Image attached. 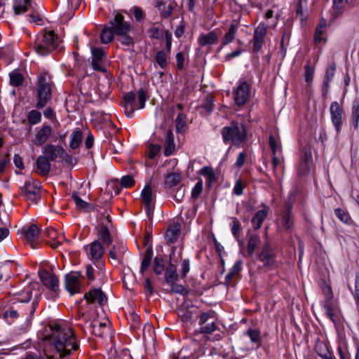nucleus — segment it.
Masks as SVG:
<instances>
[{"label": "nucleus", "mask_w": 359, "mask_h": 359, "mask_svg": "<svg viewBox=\"0 0 359 359\" xmlns=\"http://www.w3.org/2000/svg\"><path fill=\"white\" fill-rule=\"evenodd\" d=\"M155 60L158 65L163 69H165L168 64V54L163 51L159 50L156 53Z\"/></svg>", "instance_id": "nucleus-44"}, {"label": "nucleus", "mask_w": 359, "mask_h": 359, "mask_svg": "<svg viewBox=\"0 0 359 359\" xmlns=\"http://www.w3.org/2000/svg\"><path fill=\"white\" fill-rule=\"evenodd\" d=\"M92 53V65L95 70L99 72H106V66L104 62V58L106 56L104 51L100 48H93Z\"/></svg>", "instance_id": "nucleus-17"}, {"label": "nucleus", "mask_w": 359, "mask_h": 359, "mask_svg": "<svg viewBox=\"0 0 359 359\" xmlns=\"http://www.w3.org/2000/svg\"><path fill=\"white\" fill-rule=\"evenodd\" d=\"M137 98L139 106H137L138 109H143L145 106V102L147 101V93L146 91L141 88L137 92Z\"/></svg>", "instance_id": "nucleus-56"}, {"label": "nucleus", "mask_w": 359, "mask_h": 359, "mask_svg": "<svg viewBox=\"0 0 359 359\" xmlns=\"http://www.w3.org/2000/svg\"><path fill=\"white\" fill-rule=\"evenodd\" d=\"M239 23L236 20H233L229 29V31L225 34L222 39V43L223 46L229 44L235 39Z\"/></svg>", "instance_id": "nucleus-34"}, {"label": "nucleus", "mask_w": 359, "mask_h": 359, "mask_svg": "<svg viewBox=\"0 0 359 359\" xmlns=\"http://www.w3.org/2000/svg\"><path fill=\"white\" fill-rule=\"evenodd\" d=\"M153 256V252L151 249H147L145 252L144 257L141 263L140 272H144L149 268Z\"/></svg>", "instance_id": "nucleus-48"}, {"label": "nucleus", "mask_w": 359, "mask_h": 359, "mask_svg": "<svg viewBox=\"0 0 359 359\" xmlns=\"http://www.w3.org/2000/svg\"><path fill=\"white\" fill-rule=\"evenodd\" d=\"M50 161L45 156H40L36 161V172L41 176H46L50 170Z\"/></svg>", "instance_id": "nucleus-25"}, {"label": "nucleus", "mask_w": 359, "mask_h": 359, "mask_svg": "<svg viewBox=\"0 0 359 359\" xmlns=\"http://www.w3.org/2000/svg\"><path fill=\"white\" fill-rule=\"evenodd\" d=\"M181 180L182 177L179 173L172 172L167 175L165 183L169 187H172L177 186Z\"/></svg>", "instance_id": "nucleus-50"}, {"label": "nucleus", "mask_w": 359, "mask_h": 359, "mask_svg": "<svg viewBox=\"0 0 359 359\" xmlns=\"http://www.w3.org/2000/svg\"><path fill=\"white\" fill-rule=\"evenodd\" d=\"M198 173L199 175H203L206 178L208 183L209 184L216 181L215 174L211 167H204L202 169H201Z\"/></svg>", "instance_id": "nucleus-43"}, {"label": "nucleus", "mask_w": 359, "mask_h": 359, "mask_svg": "<svg viewBox=\"0 0 359 359\" xmlns=\"http://www.w3.org/2000/svg\"><path fill=\"white\" fill-rule=\"evenodd\" d=\"M277 224L278 228L282 230H289L292 226L293 221L290 206L287 208V210L281 212L279 218L277 219Z\"/></svg>", "instance_id": "nucleus-22"}, {"label": "nucleus", "mask_w": 359, "mask_h": 359, "mask_svg": "<svg viewBox=\"0 0 359 359\" xmlns=\"http://www.w3.org/2000/svg\"><path fill=\"white\" fill-rule=\"evenodd\" d=\"M354 289L353 297L359 309V273L355 276Z\"/></svg>", "instance_id": "nucleus-64"}, {"label": "nucleus", "mask_w": 359, "mask_h": 359, "mask_svg": "<svg viewBox=\"0 0 359 359\" xmlns=\"http://www.w3.org/2000/svg\"><path fill=\"white\" fill-rule=\"evenodd\" d=\"M313 164L312 154L310 149L304 148L301 151L300 161L298 165V174L299 175H306L310 171Z\"/></svg>", "instance_id": "nucleus-16"}, {"label": "nucleus", "mask_w": 359, "mask_h": 359, "mask_svg": "<svg viewBox=\"0 0 359 359\" xmlns=\"http://www.w3.org/2000/svg\"><path fill=\"white\" fill-rule=\"evenodd\" d=\"M85 250L88 257L94 260H98L104 253V248L99 241H95L86 245Z\"/></svg>", "instance_id": "nucleus-20"}, {"label": "nucleus", "mask_w": 359, "mask_h": 359, "mask_svg": "<svg viewBox=\"0 0 359 359\" xmlns=\"http://www.w3.org/2000/svg\"><path fill=\"white\" fill-rule=\"evenodd\" d=\"M200 332L208 335L210 341H219L224 337V332L219 327V323L213 311L201 313L198 316Z\"/></svg>", "instance_id": "nucleus-2"}, {"label": "nucleus", "mask_w": 359, "mask_h": 359, "mask_svg": "<svg viewBox=\"0 0 359 359\" xmlns=\"http://www.w3.org/2000/svg\"><path fill=\"white\" fill-rule=\"evenodd\" d=\"M327 27V22L324 19H321L318 25L316 32L314 40L316 43H320L325 41L324 33Z\"/></svg>", "instance_id": "nucleus-36"}, {"label": "nucleus", "mask_w": 359, "mask_h": 359, "mask_svg": "<svg viewBox=\"0 0 359 359\" xmlns=\"http://www.w3.org/2000/svg\"><path fill=\"white\" fill-rule=\"evenodd\" d=\"M155 6L158 8L162 16L168 18L172 13L176 6V4L173 1H169L163 3L158 0L156 1Z\"/></svg>", "instance_id": "nucleus-31"}, {"label": "nucleus", "mask_w": 359, "mask_h": 359, "mask_svg": "<svg viewBox=\"0 0 359 359\" xmlns=\"http://www.w3.org/2000/svg\"><path fill=\"white\" fill-rule=\"evenodd\" d=\"M203 191V182L199 180L195 186L193 187L191 191V197L193 198H198Z\"/></svg>", "instance_id": "nucleus-59"}, {"label": "nucleus", "mask_w": 359, "mask_h": 359, "mask_svg": "<svg viewBox=\"0 0 359 359\" xmlns=\"http://www.w3.org/2000/svg\"><path fill=\"white\" fill-rule=\"evenodd\" d=\"M27 118L30 124L36 125L41 122V114L39 111L33 109L28 113Z\"/></svg>", "instance_id": "nucleus-51"}, {"label": "nucleus", "mask_w": 359, "mask_h": 359, "mask_svg": "<svg viewBox=\"0 0 359 359\" xmlns=\"http://www.w3.org/2000/svg\"><path fill=\"white\" fill-rule=\"evenodd\" d=\"M40 278L43 285L48 289L45 294L47 299L55 300L59 296V280L57 277L47 271L40 273Z\"/></svg>", "instance_id": "nucleus-6"}, {"label": "nucleus", "mask_w": 359, "mask_h": 359, "mask_svg": "<svg viewBox=\"0 0 359 359\" xmlns=\"http://www.w3.org/2000/svg\"><path fill=\"white\" fill-rule=\"evenodd\" d=\"M327 299L323 303V311L327 316L333 323H336V313L334 307L332 303V291L331 288L328 287Z\"/></svg>", "instance_id": "nucleus-27"}, {"label": "nucleus", "mask_w": 359, "mask_h": 359, "mask_svg": "<svg viewBox=\"0 0 359 359\" xmlns=\"http://www.w3.org/2000/svg\"><path fill=\"white\" fill-rule=\"evenodd\" d=\"M135 184V180L130 175H125L121 180V185L125 188H130Z\"/></svg>", "instance_id": "nucleus-61"}, {"label": "nucleus", "mask_w": 359, "mask_h": 359, "mask_svg": "<svg viewBox=\"0 0 359 359\" xmlns=\"http://www.w3.org/2000/svg\"><path fill=\"white\" fill-rule=\"evenodd\" d=\"M126 250V248L124 245L119 246L118 251H117L116 248L114 247L113 249L109 251V256L113 259L119 260L122 258Z\"/></svg>", "instance_id": "nucleus-54"}, {"label": "nucleus", "mask_w": 359, "mask_h": 359, "mask_svg": "<svg viewBox=\"0 0 359 359\" xmlns=\"http://www.w3.org/2000/svg\"><path fill=\"white\" fill-rule=\"evenodd\" d=\"M155 198V194L154 193L151 186L149 184H146L141 192V201L144 205L148 214L154 206Z\"/></svg>", "instance_id": "nucleus-18"}, {"label": "nucleus", "mask_w": 359, "mask_h": 359, "mask_svg": "<svg viewBox=\"0 0 359 359\" xmlns=\"http://www.w3.org/2000/svg\"><path fill=\"white\" fill-rule=\"evenodd\" d=\"M52 128L48 125H43L42 127L37 131L34 139L33 140V142L36 146L43 145L47 140L49 138L52 133Z\"/></svg>", "instance_id": "nucleus-24"}, {"label": "nucleus", "mask_w": 359, "mask_h": 359, "mask_svg": "<svg viewBox=\"0 0 359 359\" xmlns=\"http://www.w3.org/2000/svg\"><path fill=\"white\" fill-rule=\"evenodd\" d=\"M330 118L337 134L341 131L344 109L342 104L332 102L330 107Z\"/></svg>", "instance_id": "nucleus-7"}, {"label": "nucleus", "mask_w": 359, "mask_h": 359, "mask_svg": "<svg viewBox=\"0 0 359 359\" xmlns=\"http://www.w3.org/2000/svg\"><path fill=\"white\" fill-rule=\"evenodd\" d=\"M123 106L124 107L125 114L128 117H132L134 111L137 109L136 103L123 102Z\"/></svg>", "instance_id": "nucleus-55"}, {"label": "nucleus", "mask_w": 359, "mask_h": 359, "mask_svg": "<svg viewBox=\"0 0 359 359\" xmlns=\"http://www.w3.org/2000/svg\"><path fill=\"white\" fill-rule=\"evenodd\" d=\"M269 211V208L264 206L263 209L258 210L252 218L251 222L252 226L255 229L261 228L263 222L267 217Z\"/></svg>", "instance_id": "nucleus-28"}, {"label": "nucleus", "mask_w": 359, "mask_h": 359, "mask_svg": "<svg viewBox=\"0 0 359 359\" xmlns=\"http://www.w3.org/2000/svg\"><path fill=\"white\" fill-rule=\"evenodd\" d=\"M336 67L334 65H330L326 72L324 78V85L327 87L329 86V83L332 81L334 74H335Z\"/></svg>", "instance_id": "nucleus-53"}, {"label": "nucleus", "mask_w": 359, "mask_h": 359, "mask_svg": "<svg viewBox=\"0 0 359 359\" xmlns=\"http://www.w3.org/2000/svg\"><path fill=\"white\" fill-rule=\"evenodd\" d=\"M165 151L164 154L166 156L171 155L175 149L174 143V135L171 131H168L164 144Z\"/></svg>", "instance_id": "nucleus-39"}, {"label": "nucleus", "mask_w": 359, "mask_h": 359, "mask_svg": "<svg viewBox=\"0 0 359 359\" xmlns=\"http://www.w3.org/2000/svg\"><path fill=\"white\" fill-rule=\"evenodd\" d=\"M85 297L88 302L97 303L100 305L107 302V297L100 289L90 290L86 294Z\"/></svg>", "instance_id": "nucleus-26"}, {"label": "nucleus", "mask_w": 359, "mask_h": 359, "mask_svg": "<svg viewBox=\"0 0 359 359\" xmlns=\"http://www.w3.org/2000/svg\"><path fill=\"white\" fill-rule=\"evenodd\" d=\"M49 327L51 332L45 337L43 350L46 359H56L55 353L64 358L79 348V341L69 325L62 322L53 323Z\"/></svg>", "instance_id": "nucleus-1"}, {"label": "nucleus", "mask_w": 359, "mask_h": 359, "mask_svg": "<svg viewBox=\"0 0 359 359\" xmlns=\"http://www.w3.org/2000/svg\"><path fill=\"white\" fill-rule=\"evenodd\" d=\"M83 141V133L80 129H75L70 135L69 147L72 149L79 148Z\"/></svg>", "instance_id": "nucleus-38"}, {"label": "nucleus", "mask_w": 359, "mask_h": 359, "mask_svg": "<svg viewBox=\"0 0 359 359\" xmlns=\"http://www.w3.org/2000/svg\"><path fill=\"white\" fill-rule=\"evenodd\" d=\"M222 135L225 143L231 142L239 146L246 139V131L243 124L233 122L229 126L223 128Z\"/></svg>", "instance_id": "nucleus-4"}, {"label": "nucleus", "mask_w": 359, "mask_h": 359, "mask_svg": "<svg viewBox=\"0 0 359 359\" xmlns=\"http://www.w3.org/2000/svg\"><path fill=\"white\" fill-rule=\"evenodd\" d=\"M173 256L174 252H172V253L170 255V262L165 271V278L166 282L168 283H175L178 278L177 267L173 261Z\"/></svg>", "instance_id": "nucleus-29"}, {"label": "nucleus", "mask_w": 359, "mask_h": 359, "mask_svg": "<svg viewBox=\"0 0 359 359\" xmlns=\"http://www.w3.org/2000/svg\"><path fill=\"white\" fill-rule=\"evenodd\" d=\"M351 123L357 130L359 125V99L353 100L351 106Z\"/></svg>", "instance_id": "nucleus-41"}, {"label": "nucleus", "mask_w": 359, "mask_h": 359, "mask_svg": "<svg viewBox=\"0 0 359 359\" xmlns=\"http://www.w3.org/2000/svg\"><path fill=\"white\" fill-rule=\"evenodd\" d=\"M161 150V146L159 144H151L149 146V154L148 156L149 158H154Z\"/></svg>", "instance_id": "nucleus-62"}, {"label": "nucleus", "mask_w": 359, "mask_h": 359, "mask_svg": "<svg viewBox=\"0 0 359 359\" xmlns=\"http://www.w3.org/2000/svg\"><path fill=\"white\" fill-rule=\"evenodd\" d=\"M245 184L241 180H238L234 185L233 193L236 196H241L243 193Z\"/></svg>", "instance_id": "nucleus-60"}, {"label": "nucleus", "mask_w": 359, "mask_h": 359, "mask_svg": "<svg viewBox=\"0 0 359 359\" xmlns=\"http://www.w3.org/2000/svg\"><path fill=\"white\" fill-rule=\"evenodd\" d=\"M22 194L32 202L36 203L41 198V184L37 181H27L21 189Z\"/></svg>", "instance_id": "nucleus-10"}, {"label": "nucleus", "mask_w": 359, "mask_h": 359, "mask_svg": "<svg viewBox=\"0 0 359 359\" xmlns=\"http://www.w3.org/2000/svg\"><path fill=\"white\" fill-rule=\"evenodd\" d=\"M335 215L337 217L340 219L342 222L351 224L352 223V219L348 214V212L342 208H337L334 210Z\"/></svg>", "instance_id": "nucleus-47"}, {"label": "nucleus", "mask_w": 359, "mask_h": 359, "mask_svg": "<svg viewBox=\"0 0 359 359\" xmlns=\"http://www.w3.org/2000/svg\"><path fill=\"white\" fill-rule=\"evenodd\" d=\"M314 76V68L311 66L306 65L304 66V78L307 83H310L313 81Z\"/></svg>", "instance_id": "nucleus-57"}, {"label": "nucleus", "mask_w": 359, "mask_h": 359, "mask_svg": "<svg viewBox=\"0 0 359 359\" xmlns=\"http://www.w3.org/2000/svg\"><path fill=\"white\" fill-rule=\"evenodd\" d=\"M218 36L214 32L201 34L198 38V43L201 46L212 45L217 41Z\"/></svg>", "instance_id": "nucleus-37"}, {"label": "nucleus", "mask_w": 359, "mask_h": 359, "mask_svg": "<svg viewBox=\"0 0 359 359\" xmlns=\"http://www.w3.org/2000/svg\"><path fill=\"white\" fill-rule=\"evenodd\" d=\"M250 85L245 82H240L233 90V98L236 104L238 107L243 106L250 97Z\"/></svg>", "instance_id": "nucleus-12"}, {"label": "nucleus", "mask_w": 359, "mask_h": 359, "mask_svg": "<svg viewBox=\"0 0 359 359\" xmlns=\"http://www.w3.org/2000/svg\"><path fill=\"white\" fill-rule=\"evenodd\" d=\"M243 262L241 259H238L232 268L230 269L229 272L226 274L225 277V283L226 285H230L232 283L234 279H236L240 274L242 271Z\"/></svg>", "instance_id": "nucleus-30"}, {"label": "nucleus", "mask_w": 359, "mask_h": 359, "mask_svg": "<svg viewBox=\"0 0 359 359\" xmlns=\"http://www.w3.org/2000/svg\"><path fill=\"white\" fill-rule=\"evenodd\" d=\"M110 323L108 319L104 318L102 321L94 320L91 323L92 333L97 337H103L109 331Z\"/></svg>", "instance_id": "nucleus-19"}, {"label": "nucleus", "mask_w": 359, "mask_h": 359, "mask_svg": "<svg viewBox=\"0 0 359 359\" xmlns=\"http://www.w3.org/2000/svg\"><path fill=\"white\" fill-rule=\"evenodd\" d=\"M64 149L60 147L48 144L43 148V154L50 161H54L60 154L64 153Z\"/></svg>", "instance_id": "nucleus-32"}, {"label": "nucleus", "mask_w": 359, "mask_h": 359, "mask_svg": "<svg viewBox=\"0 0 359 359\" xmlns=\"http://www.w3.org/2000/svg\"><path fill=\"white\" fill-rule=\"evenodd\" d=\"M38 287V284L31 283L26 285L20 292L15 294V299L20 302H28L31 299L33 291Z\"/></svg>", "instance_id": "nucleus-23"}, {"label": "nucleus", "mask_w": 359, "mask_h": 359, "mask_svg": "<svg viewBox=\"0 0 359 359\" xmlns=\"http://www.w3.org/2000/svg\"><path fill=\"white\" fill-rule=\"evenodd\" d=\"M180 234V229L178 226H171L168 228L165 233V239L167 243H174L178 239Z\"/></svg>", "instance_id": "nucleus-40"}, {"label": "nucleus", "mask_w": 359, "mask_h": 359, "mask_svg": "<svg viewBox=\"0 0 359 359\" xmlns=\"http://www.w3.org/2000/svg\"><path fill=\"white\" fill-rule=\"evenodd\" d=\"M259 260L267 268L276 266V253L269 242L265 243L259 254Z\"/></svg>", "instance_id": "nucleus-8"}, {"label": "nucleus", "mask_w": 359, "mask_h": 359, "mask_svg": "<svg viewBox=\"0 0 359 359\" xmlns=\"http://www.w3.org/2000/svg\"><path fill=\"white\" fill-rule=\"evenodd\" d=\"M36 90L39 101L36 107L41 109L51 98L50 77L46 73H42L38 76Z\"/></svg>", "instance_id": "nucleus-5"}, {"label": "nucleus", "mask_w": 359, "mask_h": 359, "mask_svg": "<svg viewBox=\"0 0 359 359\" xmlns=\"http://www.w3.org/2000/svg\"><path fill=\"white\" fill-rule=\"evenodd\" d=\"M266 33L267 26L265 23L260 22L254 31L252 38V48L254 52L257 53L262 49Z\"/></svg>", "instance_id": "nucleus-13"}, {"label": "nucleus", "mask_w": 359, "mask_h": 359, "mask_svg": "<svg viewBox=\"0 0 359 359\" xmlns=\"http://www.w3.org/2000/svg\"><path fill=\"white\" fill-rule=\"evenodd\" d=\"M164 268L163 259L156 257L154 262V271L156 274H161L164 271Z\"/></svg>", "instance_id": "nucleus-58"}, {"label": "nucleus", "mask_w": 359, "mask_h": 359, "mask_svg": "<svg viewBox=\"0 0 359 359\" xmlns=\"http://www.w3.org/2000/svg\"><path fill=\"white\" fill-rule=\"evenodd\" d=\"M246 334L250 337L252 342L260 345L261 336L260 332L258 330L250 328L247 331Z\"/></svg>", "instance_id": "nucleus-52"}, {"label": "nucleus", "mask_w": 359, "mask_h": 359, "mask_svg": "<svg viewBox=\"0 0 359 359\" xmlns=\"http://www.w3.org/2000/svg\"><path fill=\"white\" fill-rule=\"evenodd\" d=\"M259 241H260V239L257 235H252L250 236L248 241V245H247V250H248V253L249 254V255H253Z\"/></svg>", "instance_id": "nucleus-46"}, {"label": "nucleus", "mask_w": 359, "mask_h": 359, "mask_svg": "<svg viewBox=\"0 0 359 359\" xmlns=\"http://www.w3.org/2000/svg\"><path fill=\"white\" fill-rule=\"evenodd\" d=\"M116 34L114 32V29H112L110 27H104L101 33H100V40L102 43H108L111 42L113 39L114 36Z\"/></svg>", "instance_id": "nucleus-45"}, {"label": "nucleus", "mask_w": 359, "mask_h": 359, "mask_svg": "<svg viewBox=\"0 0 359 359\" xmlns=\"http://www.w3.org/2000/svg\"><path fill=\"white\" fill-rule=\"evenodd\" d=\"M113 231V226L109 219V216L105 217L101 222L98 226L97 237L98 241H101L103 243L109 246L112 242L111 233Z\"/></svg>", "instance_id": "nucleus-9"}, {"label": "nucleus", "mask_w": 359, "mask_h": 359, "mask_svg": "<svg viewBox=\"0 0 359 359\" xmlns=\"http://www.w3.org/2000/svg\"><path fill=\"white\" fill-rule=\"evenodd\" d=\"M111 28L114 29L116 35L124 36L130 29V23L124 20V17L121 13L116 14L113 20L110 22Z\"/></svg>", "instance_id": "nucleus-15"}, {"label": "nucleus", "mask_w": 359, "mask_h": 359, "mask_svg": "<svg viewBox=\"0 0 359 359\" xmlns=\"http://www.w3.org/2000/svg\"><path fill=\"white\" fill-rule=\"evenodd\" d=\"M269 144L272 151L273 156H275L281 151V145L280 140L273 137V135L269 136Z\"/></svg>", "instance_id": "nucleus-49"}, {"label": "nucleus", "mask_w": 359, "mask_h": 359, "mask_svg": "<svg viewBox=\"0 0 359 359\" xmlns=\"http://www.w3.org/2000/svg\"><path fill=\"white\" fill-rule=\"evenodd\" d=\"M231 226V232H232L233 235L235 237H237L238 233L241 230V222H239V220L237 218L233 217V218H232Z\"/></svg>", "instance_id": "nucleus-63"}, {"label": "nucleus", "mask_w": 359, "mask_h": 359, "mask_svg": "<svg viewBox=\"0 0 359 359\" xmlns=\"http://www.w3.org/2000/svg\"><path fill=\"white\" fill-rule=\"evenodd\" d=\"M81 277L80 272H71L65 276V288L71 294L80 292Z\"/></svg>", "instance_id": "nucleus-14"}, {"label": "nucleus", "mask_w": 359, "mask_h": 359, "mask_svg": "<svg viewBox=\"0 0 359 359\" xmlns=\"http://www.w3.org/2000/svg\"><path fill=\"white\" fill-rule=\"evenodd\" d=\"M32 6V0H14L13 9L17 15L27 12Z\"/></svg>", "instance_id": "nucleus-35"}, {"label": "nucleus", "mask_w": 359, "mask_h": 359, "mask_svg": "<svg viewBox=\"0 0 359 359\" xmlns=\"http://www.w3.org/2000/svg\"><path fill=\"white\" fill-rule=\"evenodd\" d=\"M47 236L52 241L50 245L53 248H57L62 245L65 238L62 235H58L57 231L53 228H48L46 230Z\"/></svg>", "instance_id": "nucleus-33"}, {"label": "nucleus", "mask_w": 359, "mask_h": 359, "mask_svg": "<svg viewBox=\"0 0 359 359\" xmlns=\"http://www.w3.org/2000/svg\"><path fill=\"white\" fill-rule=\"evenodd\" d=\"M22 232L27 242L32 248H35V245L38 241L39 230L36 225L31 224L25 226L22 228Z\"/></svg>", "instance_id": "nucleus-21"}, {"label": "nucleus", "mask_w": 359, "mask_h": 359, "mask_svg": "<svg viewBox=\"0 0 359 359\" xmlns=\"http://www.w3.org/2000/svg\"><path fill=\"white\" fill-rule=\"evenodd\" d=\"M11 85L18 87L23 83L24 76L18 70H13L9 74Z\"/></svg>", "instance_id": "nucleus-42"}, {"label": "nucleus", "mask_w": 359, "mask_h": 359, "mask_svg": "<svg viewBox=\"0 0 359 359\" xmlns=\"http://www.w3.org/2000/svg\"><path fill=\"white\" fill-rule=\"evenodd\" d=\"M60 39L52 30L39 33L34 41V49L40 55H46L55 50Z\"/></svg>", "instance_id": "nucleus-3"}, {"label": "nucleus", "mask_w": 359, "mask_h": 359, "mask_svg": "<svg viewBox=\"0 0 359 359\" xmlns=\"http://www.w3.org/2000/svg\"><path fill=\"white\" fill-rule=\"evenodd\" d=\"M27 316V312L22 305L16 304L9 306L3 314L4 319L8 324H12Z\"/></svg>", "instance_id": "nucleus-11"}]
</instances>
